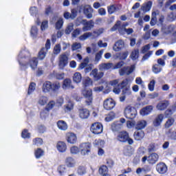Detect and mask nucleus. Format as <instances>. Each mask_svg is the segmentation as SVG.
Here are the masks:
<instances>
[{"label": "nucleus", "mask_w": 176, "mask_h": 176, "mask_svg": "<svg viewBox=\"0 0 176 176\" xmlns=\"http://www.w3.org/2000/svg\"><path fill=\"white\" fill-rule=\"evenodd\" d=\"M126 122V120L124 118H121L120 121L114 122L111 124V130L112 131H119L120 129L123 127V123Z\"/></svg>", "instance_id": "obj_10"}, {"label": "nucleus", "mask_w": 176, "mask_h": 176, "mask_svg": "<svg viewBox=\"0 0 176 176\" xmlns=\"http://www.w3.org/2000/svg\"><path fill=\"white\" fill-rule=\"evenodd\" d=\"M156 171L158 174L164 175L167 173V165L164 162H160L156 165Z\"/></svg>", "instance_id": "obj_14"}, {"label": "nucleus", "mask_w": 176, "mask_h": 176, "mask_svg": "<svg viewBox=\"0 0 176 176\" xmlns=\"http://www.w3.org/2000/svg\"><path fill=\"white\" fill-rule=\"evenodd\" d=\"M145 137V133L142 130H138L133 133V138L135 141H141Z\"/></svg>", "instance_id": "obj_23"}, {"label": "nucleus", "mask_w": 176, "mask_h": 176, "mask_svg": "<svg viewBox=\"0 0 176 176\" xmlns=\"http://www.w3.org/2000/svg\"><path fill=\"white\" fill-rule=\"evenodd\" d=\"M61 87V84H60L58 82H56L54 83L51 82V91L54 93H57L58 90H60V88Z\"/></svg>", "instance_id": "obj_36"}, {"label": "nucleus", "mask_w": 176, "mask_h": 176, "mask_svg": "<svg viewBox=\"0 0 176 176\" xmlns=\"http://www.w3.org/2000/svg\"><path fill=\"white\" fill-rule=\"evenodd\" d=\"M102 54H104V50H100L95 56V61L98 63L101 58H102Z\"/></svg>", "instance_id": "obj_50"}, {"label": "nucleus", "mask_w": 176, "mask_h": 176, "mask_svg": "<svg viewBox=\"0 0 176 176\" xmlns=\"http://www.w3.org/2000/svg\"><path fill=\"white\" fill-rule=\"evenodd\" d=\"M30 34L32 38H36V35H38V28L32 26L30 30Z\"/></svg>", "instance_id": "obj_55"}, {"label": "nucleus", "mask_w": 176, "mask_h": 176, "mask_svg": "<svg viewBox=\"0 0 176 176\" xmlns=\"http://www.w3.org/2000/svg\"><path fill=\"white\" fill-rule=\"evenodd\" d=\"M102 34H104V28H100L98 30H96L92 33V39H96V38H98L100 35Z\"/></svg>", "instance_id": "obj_37"}, {"label": "nucleus", "mask_w": 176, "mask_h": 176, "mask_svg": "<svg viewBox=\"0 0 176 176\" xmlns=\"http://www.w3.org/2000/svg\"><path fill=\"white\" fill-rule=\"evenodd\" d=\"M82 94L86 98V105H91L93 102V91L91 89L84 88L82 90Z\"/></svg>", "instance_id": "obj_3"}, {"label": "nucleus", "mask_w": 176, "mask_h": 176, "mask_svg": "<svg viewBox=\"0 0 176 176\" xmlns=\"http://www.w3.org/2000/svg\"><path fill=\"white\" fill-rule=\"evenodd\" d=\"M124 116L127 119H134L137 116V109L131 106H127L124 109Z\"/></svg>", "instance_id": "obj_5"}, {"label": "nucleus", "mask_w": 176, "mask_h": 176, "mask_svg": "<svg viewBox=\"0 0 176 176\" xmlns=\"http://www.w3.org/2000/svg\"><path fill=\"white\" fill-rule=\"evenodd\" d=\"M62 87L64 90L74 89V85H72V80L69 78H66L63 80Z\"/></svg>", "instance_id": "obj_26"}, {"label": "nucleus", "mask_w": 176, "mask_h": 176, "mask_svg": "<svg viewBox=\"0 0 176 176\" xmlns=\"http://www.w3.org/2000/svg\"><path fill=\"white\" fill-rule=\"evenodd\" d=\"M54 107H56V102H54V100H50L47 105L45 106V109L46 111H52V109H53V108H54Z\"/></svg>", "instance_id": "obj_46"}, {"label": "nucleus", "mask_w": 176, "mask_h": 176, "mask_svg": "<svg viewBox=\"0 0 176 176\" xmlns=\"http://www.w3.org/2000/svg\"><path fill=\"white\" fill-rule=\"evenodd\" d=\"M82 47V44L80 43H74L72 45V52H75V50H79Z\"/></svg>", "instance_id": "obj_59"}, {"label": "nucleus", "mask_w": 176, "mask_h": 176, "mask_svg": "<svg viewBox=\"0 0 176 176\" xmlns=\"http://www.w3.org/2000/svg\"><path fill=\"white\" fill-rule=\"evenodd\" d=\"M65 164L67 167L72 168L76 166V161L72 157H68L65 160Z\"/></svg>", "instance_id": "obj_32"}, {"label": "nucleus", "mask_w": 176, "mask_h": 176, "mask_svg": "<svg viewBox=\"0 0 176 176\" xmlns=\"http://www.w3.org/2000/svg\"><path fill=\"white\" fill-rule=\"evenodd\" d=\"M83 13L87 19H93V13L94 10L90 5H85L82 7Z\"/></svg>", "instance_id": "obj_11"}, {"label": "nucleus", "mask_w": 176, "mask_h": 176, "mask_svg": "<svg viewBox=\"0 0 176 176\" xmlns=\"http://www.w3.org/2000/svg\"><path fill=\"white\" fill-rule=\"evenodd\" d=\"M78 115L80 119H87L90 116V111L87 109L81 108L78 109Z\"/></svg>", "instance_id": "obj_18"}, {"label": "nucleus", "mask_w": 176, "mask_h": 176, "mask_svg": "<svg viewBox=\"0 0 176 176\" xmlns=\"http://www.w3.org/2000/svg\"><path fill=\"white\" fill-rule=\"evenodd\" d=\"M156 84V81L155 80H151L148 85V88L150 91H153L155 90V85Z\"/></svg>", "instance_id": "obj_63"}, {"label": "nucleus", "mask_w": 176, "mask_h": 176, "mask_svg": "<svg viewBox=\"0 0 176 176\" xmlns=\"http://www.w3.org/2000/svg\"><path fill=\"white\" fill-rule=\"evenodd\" d=\"M148 122L145 120H140L138 121L135 125L136 130H144L146 127Z\"/></svg>", "instance_id": "obj_22"}, {"label": "nucleus", "mask_w": 176, "mask_h": 176, "mask_svg": "<svg viewBox=\"0 0 176 176\" xmlns=\"http://www.w3.org/2000/svg\"><path fill=\"white\" fill-rule=\"evenodd\" d=\"M87 173L86 166H79L77 168V173L79 175H85Z\"/></svg>", "instance_id": "obj_44"}, {"label": "nucleus", "mask_w": 176, "mask_h": 176, "mask_svg": "<svg viewBox=\"0 0 176 176\" xmlns=\"http://www.w3.org/2000/svg\"><path fill=\"white\" fill-rule=\"evenodd\" d=\"M77 21L83 25L82 31L86 32V31H90L91 28L94 27V21L93 20H90L87 21L86 19H82L80 18H78Z\"/></svg>", "instance_id": "obj_4"}, {"label": "nucleus", "mask_w": 176, "mask_h": 176, "mask_svg": "<svg viewBox=\"0 0 176 176\" xmlns=\"http://www.w3.org/2000/svg\"><path fill=\"white\" fill-rule=\"evenodd\" d=\"M168 21H175L176 20V13L170 12L167 16Z\"/></svg>", "instance_id": "obj_60"}, {"label": "nucleus", "mask_w": 176, "mask_h": 176, "mask_svg": "<svg viewBox=\"0 0 176 176\" xmlns=\"http://www.w3.org/2000/svg\"><path fill=\"white\" fill-rule=\"evenodd\" d=\"M110 85L113 87V93H115L116 94H119V93H120V85H119V80H111L110 81Z\"/></svg>", "instance_id": "obj_19"}, {"label": "nucleus", "mask_w": 176, "mask_h": 176, "mask_svg": "<svg viewBox=\"0 0 176 176\" xmlns=\"http://www.w3.org/2000/svg\"><path fill=\"white\" fill-rule=\"evenodd\" d=\"M176 26L175 25H164L162 28V31L163 34H166L168 35V34H172L175 30Z\"/></svg>", "instance_id": "obj_17"}, {"label": "nucleus", "mask_w": 176, "mask_h": 176, "mask_svg": "<svg viewBox=\"0 0 176 176\" xmlns=\"http://www.w3.org/2000/svg\"><path fill=\"white\" fill-rule=\"evenodd\" d=\"M123 47H124V41L119 40L114 44L113 50H114V52H120Z\"/></svg>", "instance_id": "obj_24"}, {"label": "nucleus", "mask_w": 176, "mask_h": 176, "mask_svg": "<svg viewBox=\"0 0 176 176\" xmlns=\"http://www.w3.org/2000/svg\"><path fill=\"white\" fill-rule=\"evenodd\" d=\"M153 72H154V74H159L160 72H162V66H160V65H157L155 64L153 66Z\"/></svg>", "instance_id": "obj_51"}, {"label": "nucleus", "mask_w": 176, "mask_h": 176, "mask_svg": "<svg viewBox=\"0 0 176 176\" xmlns=\"http://www.w3.org/2000/svg\"><path fill=\"white\" fill-rule=\"evenodd\" d=\"M63 24H64V19H63V18L58 19V20L55 24L56 29L60 30V28H62Z\"/></svg>", "instance_id": "obj_45"}, {"label": "nucleus", "mask_w": 176, "mask_h": 176, "mask_svg": "<svg viewBox=\"0 0 176 176\" xmlns=\"http://www.w3.org/2000/svg\"><path fill=\"white\" fill-rule=\"evenodd\" d=\"M135 71V65H132L131 66L124 67L119 70V74L120 76L124 75H131L133 72Z\"/></svg>", "instance_id": "obj_7"}, {"label": "nucleus", "mask_w": 176, "mask_h": 176, "mask_svg": "<svg viewBox=\"0 0 176 176\" xmlns=\"http://www.w3.org/2000/svg\"><path fill=\"white\" fill-rule=\"evenodd\" d=\"M115 105H116V103L115 102V100H112V98L106 99L103 103V107L107 111L113 109V108H115Z\"/></svg>", "instance_id": "obj_12"}, {"label": "nucleus", "mask_w": 176, "mask_h": 176, "mask_svg": "<svg viewBox=\"0 0 176 176\" xmlns=\"http://www.w3.org/2000/svg\"><path fill=\"white\" fill-rule=\"evenodd\" d=\"M72 109H74V102L69 101L66 105H65V112H70Z\"/></svg>", "instance_id": "obj_49"}, {"label": "nucleus", "mask_w": 176, "mask_h": 176, "mask_svg": "<svg viewBox=\"0 0 176 176\" xmlns=\"http://www.w3.org/2000/svg\"><path fill=\"white\" fill-rule=\"evenodd\" d=\"M115 113L110 112L109 114L107 115L105 118L106 122H111V120H113L115 119Z\"/></svg>", "instance_id": "obj_53"}, {"label": "nucleus", "mask_w": 176, "mask_h": 176, "mask_svg": "<svg viewBox=\"0 0 176 176\" xmlns=\"http://www.w3.org/2000/svg\"><path fill=\"white\" fill-rule=\"evenodd\" d=\"M151 8H152V1H148L143 4V6H142V10H143V12H149Z\"/></svg>", "instance_id": "obj_39"}, {"label": "nucleus", "mask_w": 176, "mask_h": 176, "mask_svg": "<svg viewBox=\"0 0 176 176\" xmlns=\"http://www.w3.org/2000/svg\"><path fill=\"white\" fill-rule=\"evenodd\" d=\"M92 36H93L92 32H86L84 34L81 35L79 37V39L80 41H86V39H89V38H91V39H93Z\"/></svg>", "instance_id": "obj_41"}, {"label": "nucleus", "mask_w": 176, "mask_h": 176, "mask_svg": "<svg viewBox=\"0 0 176 176\" xmlns=\"http://www.w3.org/2000/svg\"><path fill=\"white\" fill-rule=\"evenodd\" d=\"M46 48L43 47L41 51L38 52V60H43L45 57H46V53H47Z\"/></svg>", "instance_id": "obj_43"}, {"label": "nucleus", "mask_w": 176, "mask_h": 176, "mask_svg": "<svg viewBox=\"0 0 176 176\" xmlns=\"http://www.w3.org/2000/svg\"><path fill=\"white\" fill-rule=\"evenodd\" d=\"M68 65V55L64 53L58 56V67L60 69H64Z\"/></svg>", "instance_id": "obj_6"}, {"label": "nucleus", "mask_w": 176, "mask_h": 176, "mask_svg": "<svg viewBox=\"0 0 176 176\" xmlns=\"http://www.w3.org/2000/svg\"><path fill=\"white\" fill-rule=\"evenodd\" d=\"M90 76H93L95 80H100L104 76V72H98V69H94L90 73Z\"/></svg>", "instance_id": "obj_16"}, {"label": "nucleus", "mask_w": 176, "mask_h": 176, "mask_svg": "<svg viewBox=\"0 0 176 176\" xmlns=\"http://www.w3.org/2000/svg\"><path fill=\"white\" fill-rule=\"evenodd\" d=\"M105 145V142L104 140H101L100 139L95 140L94 142V146L96 148H102Z\"/></svg>", "instance_id": "obj_38"}, {"label": "nucleus", "mask_w": 176, "mask_h": 176, "mask_svg": "<svg viewBox=\"0 0 176 176\" xmlns=\"http://www.w3.org/2000/svg\"><path fill=\"white\" fill-rule=\"evenodd\" d=\"M57 126L59 130H62L63 131H65V130H67L68 125L67 124V122L63 120H60L57 122Z\"/></svg>", "instance_id": "obj_34"}, {"label": "nucleus", "mask_w": 176, "mask_h": 176, "mask_svg": "<svg viewBox=\"0 0 176 176\" xmlns=\"http://www.w3.org/2000/svg\"><path fill=\"white\" fill-rule=\"evenodd\" d=\"M138 57H140V51L138 50H134L132 51L131 54V58L133 61H135V60L138 59Z\"/></svg>", "instance_id": "obj_40"}, {"label": "nucleus", "mask_w": 176, "mask_h": 176, "mask_svg": "<svg viewBox=\"0 0 176 176\" xmlns=\"http://www.w3.org/2000/svg\"><path fill=\"white\" fill-rule=\"evenodd\" d=\"M102 130V124L100 122H95L91 126V131L94 134H101Z\"/></svg>", "instance_id": "obj_9"}, {"label": "nucleus", "mask_w": 176, "mask_h": 176, "mask_svg": "<svg viewBox=\"0 0 176 176\" xmlns=\"http://www.w3.org/2000/svg\"><path fill=\"white\" fill-rule=\"evenodd\" d=\"M99 174H100V175L108 174V167L105 165L100 166L99 168Z\"/></svg>", "instance_id": "obj_48"}, {"label": "nucleus", "mask_w": 176, "mask_h": 176, "mask_svg": "<svg viewBox=\"0 0 176 176\" xmlns=\"http://www.w3.org/2000/svg\"><path fill=\"white\" fill-rule=\"evenodd\" d=\"M56 148L58 152L64 153L67 151V144L65 142H58L56 144Z\"/></svg>", "instance_id": "obj_27"}, {"label": "nucleus", "mask_w": 176, "mask_h": 176, "mask_svg": "<svg viewBox=\"0 0 176 176\" xmlns=\"http://www.w3.org/2000/svg\"><path fill=\"white\" fill-rule=\"evenodd\" d=\"M91 144L90 143H82L80 145V152L82 156H86L90 153Z\"/></svg>", "instance_id": "obj_8"}, {"label": "nucleus", "mask_w": 176, "mask_h": 176, "mask_svg": "<svg viewBox=\"0 0 176 176\" xmlns=\"http://www.w3.org/2000/svg\"><path fill=\"white\" fill-rule=\"evenodd\" d=\"M31 57V54L28 50H22L18 55V62L21 68H28V65L32 69H35L38 67V58Z\"/></svg>", "instance_id": "obj_1"}, {"label": "nucleus", "mask_w": 176, "mask_h": 176, "mask_svg": "<svg viewBox=\"0 0 176 176\" xmlns=\"http://www.w3.org/2000/svg\"><path fill=\"white\" fill-rule=\"evenodd\" d=\"M159 160V155L156 153H152L148 157L147 162L149 164H155L156 162Z\"/></svg>", "instance_id": "obj_28"}, {"label": "nucleus", "mask_w": 176, "mask_h": 176, "mask_svg": "<svg viewBox=\"0 0 176 176\" xmlns=\"http://www.w3.org/2000/svg\"><path fill=\"white\" fill-rule=\"evenodd\" d=\"M49 112L50 111L46 110V108L45 107L44 109L41 111L40 113V116L42 119H46L49 116Z\"/></svg>", "instance_id": "obj_52"}, {"label": "nucleus", "mask_w": 176, "mask_h": 176, "mask_svg": "<svg viewBox=\"0 0 176 176\" xmlns=\"http://www.w3.org/2000/svg\"><path fill=\"white\" fill-rule=\"evenodd\" d=\"M34 155L36 159H41L43 155H45V151L42 150L41 148H37L34 151Z\"/></svg>", "instance_id": "obj_42"}, {"label": "nucleus", "mask_w": 176, "mask_h": 176, "mask_svg": "<svg viewBox=\"0 0 176 176\" xmlns=\"http://www.w3.org/2000/svg\"><path fill=\"white\" fill-rule=\"evenodd\" d=\"M164 119V116L163 114H159L157 115L153 122V124L154 127H159L162 124V122H163V120Z\"/></svg>", "instance_id": "obj_21"}, {"label": "nucleus", "mask_w": 176, "mask_h": 176, "mask_svg": "<svg viewBox=\"0 0 176 176\" xmlns=\"http://www.w3.org/2000/svg\"><path fill=\"white\" fill-rule=\"evenodd\" d=\"M107 10H108L109 14H113V13H115V12H116L117 8L115 6V5H111L110 6L107 7Z\"/></svg>", "instance_id": "obj_61"}, {"label": "nucleus", "mask_w": 176, "mask_h": 176, "mask_svg": "<svg viewBox=\"0 0 176 176\" xmlns=\"http://www.w3.org/2000/svg\"><path fill=\"white\" fill-rule=\"evenodd\" d=\"M74 30V23H70L67 25V27L66 28L65 30V34H67V35H69L71 32Z\"/></svg>", "instance_id": "obj_58"}, {"label": "nucleus", "mask_w": 176, "mask_h": 176, "mask_svg": "<svg viewBox=\"0 0 176 176\" xmlns=\"http://www.w3.org/2000/svg\"><path fill=\"white\" fill-rule=\"evenodd\" d=\"M116 140L119 142H127L129 145H133L134 144V140L130 138V134L126 131L119 132L116 135Z\"/></svg>", "instance_id": "obj_2"}, {"label": "nucleus", "mask_w": 176, "mask_h": 176, "mask_svg": "<svg viewBox=\"0 0 176 176\" xmlns=\"http://www.w3.org/2000/svg\"><path fill=\"white\" fill-rule=\"evenodd\" d=\"M169 104L170 103L168 100L161 101L156 105V109L158 111H164V109H167V107H168Z\"/></svg>", "instance_id": "obj_25"}, {"label": "nucleus", "mask_w": 176, "mask_h": 176, "mask_svg": "<svg viewBox=\"0 0 176 176\" xmlns=\"http://www.w3.org/2000/svg\"><path fill=\"white\" fill-rule=\"evenodd\" d=\"M136 85H140L142 89H145V84H144V81L141 77H137L135 79Z\"/></svg>", "instance_id": "obj_62"}, {"label": "nucleus", "mask_w": 176, "mask_h": 176, "mask_svg": "<svg viewBox=\"0 0 176 176\" xmlns=\"http://www.w3.org/2000/svg\"><path fill=\"white\" fill-rule=\"evenodd\" d=\"M113 67V64L111 63H104L99 65L98 68L100 71H108Z\"/></svg>", "instance_id": "obj_30"}, {"label": "nucleus", "mask_w": 176, "mask_h": 176, "mask_svg": "<svg viewBox=\"0 0 176 176\" xmlns=\"http://www.w3.org/2000/svg\"><path fill=\"white\" fill-rule=\"evenodd\" d=\"M73 81L74 83H80L82 82V74L80 72H76L73 75Z\"/></svg>", "instance_id": "obj_35"}, {"label": "nucleus", "mask_w": 176, "mask_h": 176, "mask_svg": "<svg viewBox=\"0 0 176 176\" xmlns=\"http://www.w3.org/2000/svg\"><path fill=\"white\" fill-rule=\"evenodd\" d=\"M79 152H80V149H79L76 146H72L70 148V153H72V155H78Z\"/></svg>", "instance_id": "obj_54"}, {"label": "nucleus", "mask_w": 176, "mask_h": 176, "mask_svg": "<svg viewBox=\"0 0 176 176\" xmlns=\"http://www.w3.org/2000/svg\"><path fill=\"white\" fill-rule=\"evenodd\" d=\"M48 101H49V98H47V96H41L38 97L37 104H38V105H41V107H45V105L47 104Z\"/></svg>", "instance_id": "obj_33"}, {"label": "nucleus", "mask_w": 176, "mask_h": 176, "mask_svg": "<svg viewBox=\"0 0 176 176\" xmlns=\"http://www.w3.org/2000/svg\"><path fill=\"white\" fill-rule=\"evenodd\" d=\"M174 122H175L174 118H168L164 124L165 129H170L174 124Z\"/></svg>", "instance_id": "obj_47"}, {"label": "nucleus", "mask_w": 176, "mask_h": 176, "mask_svg": "<svg viewBox=\"0 0 176 176\" xmlns=\"http://www.w3.org/2000/svg\"><path fill=\"white\" fill-rule=\"evenodd\" d=\"M126 25H122V26H120V21H118L115 25L111 29V30L112 32L113 31H116V30H118L120 34H121L122 35H124V34H126Z\"/></svg>", "instance_id": "obj_13"}, {"label": "nucleus", "mask_w": 176, "mask_h": 176, "mask_svg": "<svg viewBox=\"0 0 176 176\" xmlns=\"http://www.w3.org/2000/svg\"><path fill=\"white\" fill-rule=\"evenodd\" d=\"M35 83L34 82H31L30 86H29V89L28 91V94H32V93L35 90Z\"/></svg>", "instance_id": "obj_64"}, {"label": "nucleus", "mask_w": 176, "mask_h": 176, "mask_svg": "<svg viewBox=\"0 0 176 176\" xmlns=\"http://www.w3.org/2000/svg\"><path fill=\"white\" fill-rule=\"evenodd\" d=\"M43 144V140L41 138H36L33 140V145H36V146H41Z\"/></svg>", "instance_id": "obj_56"}, {"label": "nucleus", "mask_w": 176, "mask_h": 176, "mask_svg": "<svg viewBox=\"0 0 176 176\" xmlns=\"http://www.w3.org/2000/svg\"><path fill=\"white\" fill-rule=\"evenodd\" d=\"M152 111H153V106H147L140 110V115H142V116H146L147 115H149Z\"/></svg>", "instance_id": "obj_29"}, {"label": "nucleus", "mask_w": 176, "mask_h": 176, "mask_svg": "<svg viewBox=\"0 0 176 176\" xmlns=\"http://www.w3.org/2000/svg\"><path fill=\"white\" fill-rule=\"evenodd\" d=\"M166 136L169 140L176 141V128H170L166 132Z\"/></svg>", "instance_id": "obj_20"}, {"label": "nucleus", "mask_w": 176, "mask_h": 176, "mask_svg": "<svg viewBox=\"0 0 176 176\" xmlns=\"http://www.w3.org/2000/svg\"><path fill=\"white\" fill-rule=\"evenodd\" d=\"M52 90V82L50 81H45L42 86L43 93H50Z\"/></svg>", "instance_id": "obj_31"}, {"label": "nucleus", "mask_w": 176, "mask_h": 176, "mask_svg": "<svg viewBox=\"0 0 176 176\" xmlns=\"http://www.w3.org/2000/svg\"><path fill=\"white\" fill-rule=\"evenodd\" d=\"M66 140L69 144H76V141H78V137L76 136V134L68 132L66 134Z\"/></svg>", "instance_id": "obj_15"}, {"label": "nucleus", "mask_w": 176, "mask_h": 176, "mask_svg": "<svg viewBox=\"0 0 176 176\" xmlns=\"http://www.w3.org/2000/svg\"><path fill=\"white\" fill-rule=\"evenodd\" d=\"M82 85L84 88L91 86V85H93V80L90 78H87L82 82Z\"/></svg>", "instance_id": "obj_57"}]
</instances>
